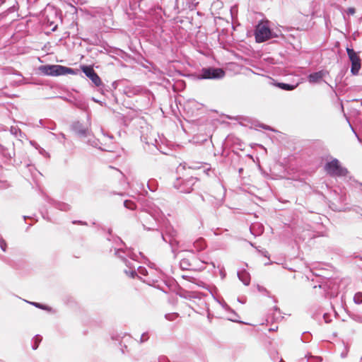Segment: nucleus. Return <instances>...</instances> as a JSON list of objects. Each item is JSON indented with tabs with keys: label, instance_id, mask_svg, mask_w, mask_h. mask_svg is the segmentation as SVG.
<instances>
[{
	"label": "nucleus",
	"instance_id": "1",
	"mask_svg": "<svg viewBox=\"0 0 362 362\" xmlns=\"http://www.w3.org/2000/svg\"><path fill=\"white\" fill-rule=\"evenodd\" d=\"M144 213L140 216L143 226L147 230L156 229L157 219L161 211L151 202L146 200L143 205Z\"/></svg>",
	"mask_w": 362,
	"mask_h": 362
},
{
	"label": "nucleus",
	"instance_id": "2",
	"mask_svg": "<svg viewBox=\"0 0 362 362\" xmlns=\"http://www.w3.org/2000/svg\"><path fill=\"white\" fill-rule=\"evenodd\" d=\"M121 253L125 254V255L127 257H129L132 260H136L137 256L136 254L132 252L130 250H128L127 251H123L122 250L119 249V250H117L115 251V255L118 257L121 258L123 260V262H124V264H126V266L127 267H129V271L128 270L124 271V272L127 275L130 276L132 278H134L135 276H138V274L143 275V276H146L148 274L147 269L144 267H139L137 269V272H136L135 270V266L133 265L129 261H128L124 256H122L121 255Z\"/></svg>",
	"mask_w": 362,
	"mask_h": 362
},
{
	"label": "nucleus",
	"instance_id": "3",
	"mask_svg": "<svg viewBox=\"0 0 362 362\" xmlns=\"http://www.w3.org/2000/svg\"><path fill=\"white\" fill-rule=\"evenodd\" d=\"M41 74L46 76H58L66 74H76L77 71L62 65H42L39 67Z\"/></svg>",
	"mask_w": 362,
	"mask_h": 362
},
{
	"label": "nucleus",
	"instance_id": "4",
	"mask_svg": "<svg viewBox=\"0 0 362 362\" xmlns=\"http://www.w3.org/2000/svg\"><path fill=\"white\" fill-rule=\"evenodd\" d=\"M325 170L331 177H344L348 173V170L341 166L339 160L333 158L331 161L325 165Z\"/></svg>",
	"mask_w": 362,
	"mask_h": 362
},
{
	"label": "nucleus",
	"instance_id": "5",
	"mask_svg": "<svg viewBox=\"0 0 362 362\" xmlns=\"http://www.w3.org/2000/svg\"><path fill=\"white\" fill-rule=\"evenodd\" d=\"M225 76V71L221 68L206 67L203 68L199 75V79H221Z\"/></svg>",
	"mask_w": 362,
	"mask_h": 362
},
{
	"label": "nucleus",
	"instance_id": "6",
	"mask_svg": "<svg viewBox=\"0 0 362 362\" xmlns=\"http://www.w3.org/2000/svg\"><path fill=\"white\" fill-rule=\"evenodd\" d=\"M177 232L171 226H166L165 228V234L161 233V237L163 241L168 243L171 247L172 252L174 253V257H176L175 246L178 245V241L176 240Z\"/></svg>",
	"mask_w": 362,
	"mask_h": 362
},
{
	"label": "nucleus",
	"instance_id": "7",
	"mask_svg": "<svg viewBox=\"0 0 362 362\" xmlns=\"http://www.w3.org/2000/svg\"><path fill=\"white\" fill-rule=\"evenodd\" d=\"M255 36L256 42H265L271 39V29L266 24H258L255 29Z\"/></svg>",
	"mask_w": 362,
	"mask_h": 362
},
{
	"label": "nucleus",
	"instance_id": "8",
	"mask_svg": "<svg viewBox=\"0 0 362 362\" xmlns=\"http://www.w3.org/2000/svg\"><path fill=\"white\" fill-rule=\"evenodd\" d=\"M346 52L351 62V72L353 75H357L361 69V59L353 49L347 47Z\"/></svg>",
	"mask_w": 362,
	"mask_h": 362
},
{
	"label": "nucleus",
	"instance_id": "9",
	"mask_svg": "<svg viewBox=\"0 0 362 362\" xmlns=\"http://www.w3.org/2000/svg\"><path fill=\"white\" fill-rule=\"evenodd\" d=\"M197 181V179L194 177H191L187 180L183 181L181 184L175 183L174 186L178 189L180 192L182 193H190L193 190V186Z\"/></svg>",
	"mask_w": 362,
	"mask_h": 362
},
{
	"label": "nucleus",
	"instance_id": "10",
	"mask_svg": "<svg viewBox=\"0 0 362 362\" xmlns=\"http://www.w3.org/2000/svg\"><path fill=\"white\" fill-rule=\"evenodd\" d=\"M82 71L95 86L98 87L102 85V81L100 78L95 71L93 67L90 66H83Z\"/></svg>",
	"mask_w": 362,
	"mask_h": 362
},
{
	"label": "nucleus",
	"instance_id": "11",
	"mask_svg": "<svg viewBox=\"0 0 362 362\" xmlns=\"http://www.w3.org/2000/svg\"><path fill=\"white\" fill-rule=\"evenodd\" d=\"M71 129L74 132L81 138L86 137L90 134L89 130L79 122H74L71 125Z\"/></svg>",
	"mask_w": 362,
	"mask_h": 362
},
{
	"label": "nucleus",
	"instance_id": "12",
	"mask_svg": "<svg viewBox=\"0 0 362 362\" xmlns=\"http://www.w3.org/2000/svg\"><path fill=\"white\" fill-rule=\"evenodd\" d=\"M0 152L6 160H10L15 155L13 145L11 144L9 146H5L0 144Z\"/></svg>",
	"mask_w": 362,
	"mask_h": 362
},
{
	"label": "nucleus",
	"instance_id": "13",
	"mask_svg": "<svg viewBox=\"0 0 362 362\" xmlns=\"http://www.w3.org/2000/svg\"><path fill=\"white\" fill-rule=\"evenodd\" d=\"M327 72L324 70L312 73L308 76V81L312 83H318L327 75Z\"/></svg>",
	"mask_w": 362,
	"mask_h": 362
},
{
	"label": "nucleus",
	"instance_id": "14",
	"mask_svg": "<svg viewBox=\"0 0 362 362\" xmlns=\"http://www.w3.org/2000/svg\"><path fill=\"white\" fill-rule=\"evenodd\" d=\"M50 204L60 211H68L71 209V206L66 203L51 200Z\"/></svg>",
	"mask_w": 362,
	"mask_h": 362
},
{
	"label": "nucleus",
	"instance_id": "15",
	"mask_svg": "<svg viewBox=\"0 0 362 362\" xmlns=\"http://www.w3.org/2000/svg\"><path fill=\"white\" fill-rule=\"evenodd\" d=\"M238 279L245 285L248 286L250 282V274L245 271L243 270L241 272H238Z\"/></svg>",
	"mask_w": 362,
	"mask_h": 362
},
{
	"label": "nucleus",
	"instance_id": "16",
	"mask_svg": "<svg viewBox=\"0 0 362 362\" xmlns=\"http://www.w3.org/2000/svg\"><path fill=\"white\" fill-rule=\"evenodd\" d=\"M193 247L197 251H202L206 247V243L204 238H199L193 243Z\"/></svg>",
	"mask_w": 362,
	"mask_h": 362
},
{
	"label": "nucleus",
	"instance_id": "17",
	"mask_svg": "<svg viewBox=\"0 0 362 362\" xmlns=\"http://www.w3.org/2000/svg\"><path fill=\"white\" fill-rule=\"evenodd\" d=\"M320 4L318 2L313 1L310 3V9L308 13H304L305 16H315L317 12Z\"/></svg>",
	"mask_w": 362,
	"mask_h": 362
},
{
	"label": "nucleus",
	"instance_id": "18",
	"mask_svg": "<svg viewBox=\"0 0 362 362\" xmlns=\"http://www.w3.org/2000/svg\"><path fill=\"white\" fill-rule=\"evenodd\" d=\"M180 268L183 270L197 269L188 259L183 258L180 262Z\"/></svg>",
	"mask_w": 362,
	"mask_h": 362
},
{
	"label": "nucleus",
	"instance_id": "19",
	"mask_svg": "<svg viewBox=\"0 0 362 362\" xmlns=\"http://www.w3.org/2000/svg\"><path fill=\"white\" fill-rule=\"evenodd\" d=\"M274 85L276 87H278L282 90H293L297 87V85H292V84H288V83H276Z\"/></svg>",
	"mask_w": 362,
	"mask_h": 362
},
{
	"label": "nucleus",
	"instance_id": "20",
	"mask_svg": "<svg viewBox=\"0 0 362 362\" xmlns=\"http://www.w3.org/2000/svg\"><path fill=\"white\" fill-rule=\"evenodd\" d=\"M42 341V337L39 334H37L34 337V338L32 340V348L33 350H35L37 349L40 343Z\"/></svg>",
	"mask_w": 362,
	"mask_h": 362
},
{
	"label": "nucleus",
	"instance_id": "21",
	"mask_svg": "<svg viewBox=\"0 0 362 362\" xmlns=\"http://www.w3.org/2000/svg\"><path fill=\"white\" fill-rule=\"evenodd\" d=\"M199 260H200V262H202V264H211L213 266V267H215V264H214V262H210L209 261V259H208V258H207V257H202V258H200V259H199ZM204 268H205V267H204V265H202V266H200V267H198L197 268V269H199V270H203Z\"/></svg>",
	"mask_w": 362,
	"mask_h": 362
},
{
	"label": "nucleus",
	"instance_id": "22",
	"mask_svg": "<svg viewBox=\"0 0 362 362\" xmlns=\"http://www.w3.org/2000/svg\"><path fill=\"white\" fill-rule=\"evenodd\" d=\"M124 206L125 208L130 210H134L136 209L135 203L131 200H125L124 202Z\"/></svg>",
	"mask_w": 362,
	"mask_h": 362
},
{
	"label": "nucleus",
	"instance_id": "23",
	"mask_svg": "<svg viewBox=\"0 0 362 362\" xmlns=\"http://www.w3.org/2000/svg\"><path fill=\"white\" fill-rule=\"evenodd\" d=\"M27 302L28 303V301H27ZM29 303H30L31 305H34L36 308H40L42 310H50V308L49 307H47V305H42L41 303H36V302H29Z\"/></svg>",
	"mask_w": 362,
	"mask_h": 362
},
{
	"label": "nucleus",
	"instance_id": "24",
	"mask_svg": "<svg viewBox=\"0 0 362 362\" xmlns=\"http://www.w3.org/2000/svg\"><path fill=\"white\" fill-rule=\"evenodd\" d=\"M354 301L356 304H361L362 303V293H357L355 294L354 297Z\"/></svg>",
	"mask_w": 362,
	"mask_h": 362
},
{
	"label": "nucleus",
	"instance_id": "25",
	"mask_svg": "<svg viewBox=\"0 0 362 362\" xmlns=\"http://www.w3.org/2000/svg\"><path fill=\"white\" fill-rule=\"evenodd\" d=\"M10 132L12 134H13L14 136H18V134L21 136V131L19 128L18 127H11V129H10Z\"/></svg>",
	"mask_w": 362,
	"mask_h": 362
},
{
	"label": "nucleus",
	"instance_id": "26",
	"mask_svg": "<svg viewBox=\"0 0 362 362\" xmlns=\"http://www.w3.org/2000/svg\"><path fill=\"white\" fill-rule=\"evenodd\" d=\"M228 312H230L232 315L230 317H228V320L233 322H238L237 319L238 315L236 314V313L232 309H230Z\"/></svg>",
	"mask_w": 362,
	"mask_h": 362
},
{
	"label": "nucleus",
	"instance_id": "27",
	"mask_svg": "<svg viewBox=\"0 0 362 362\" xmlns=\"http://www.w3.org/2000/svg\"><path fill=\"white\" fill-rule=\"evenodd\" d=\"M148 338L149 337L148 332L143 333L140 337V343H144L148 339Z\"/></svg>",
	"mask_w": 362,
	"mask_h": 362
},
{
	"label": "nucleus",
	"instance_id": "28",
	"mask_svg": "<svg viewBox=\"0 0 362 362\" xmlns=\"http://www.w3.org/2000/svg\"><path fill=\"white\" fill-rule=\"evenodd\" d=\"M177 317V314H176V313H171V314L165 315V318L170 321H173V320H175V318Z\"/></svg>",
	"mask_w": 362,
	"mask_h": 362
},
{
	"label": "nucleus",
	"instance_id": "29",
	"mask_svg": "<svg viewBox=\"0 0 362 362\" xmlns=\"http://www.w3.org/2000/svg\"><path fill=\"white\" fill-rule=\"evenodd\" d=\"M39 151L40 154H41L44 157H46V158H49V153L47 152L43 148L39 147V151Z\"/></svg>",
	"mask_w": 362,
	"mask_h": 362
},
{
	"label": "nucleus",
	"instance_id": "30",
	"mask_svg": "<svg viewBox=\"0 0 362 362\" xmlns=\"http://www.w3.org/2000/svg\"><path fill=\"white\" fill-rule=\"evenodd\" d=\"M0 247H1V249L4 252H5V251L6 250V241H5L3 238H0Z\"/></svg>",
	"mask_w": 362,
	"mask_h": 362
},
{
	"label": "nucleus",
	"instance_id": "31",
	"mask_svg": "<svg viewBox=\"0 0 362 362\" xmlns=\"http://www.w3.org/2000/svg\"><path fill=\"white\" fill-rule=\"evenodd\" d=\"M351 317L354 320L362 323V317L361 316H359L357 315H354Z\"/></svg>",
	"mask_w": 362,
	"mask_h": 362
},
{
	"label": "nucleus",
	"instance_id": "32",
	"mask_svg": "<svg viewBox=\"0 0 362 362\" xmlns=\"http://www.w3.org/2000/svg\"><path fill=\"white\" fill-rule=\"evenodd\" d=\"M346 12L348 15H354L356 13V10L354 8L350 7L346 11Z\"/></svg>",
	"mask_w": 362,
	"mask_h": 362
},
{
	"label": "nucleus",
	"instance_id": "33",
	"mask_svg": "<svg viewBox=\"0 0 362 362\" xmlns=\"http://www.w3.org/2000/svg\"><path fill=\"white\" fill-rule=\"evenodd\" d=\"M221 306L223 307V308L225 309V310L226 311H229L231 308L224 302L223 303H221Z\"/></svg>",
	"mask_w": 362,
	"mask_h": 362
},
{
	"label": "nucleus",
	"instance_id": "34",
	"mask_svg": "<svg viewBox=\"0 0 362 362\" xmlns=\"http://www.w3.org/2000/svg\"><path fill=\"white\" fill-rule=\"evenodd\" d=\"M259 127H262V129H267V130H272V131H273V129L269 126H267V125L264 124H260Z\"/></svg>",
	"mask_w": 362,
	"mask_h": 362
},
{
	"label": "nucleus",
	"instance_id": "35",
	"mask_svg": "<svg viewBox=\"0 0 362 362\" xmlns=\"http://www.w3.org/2000/svg\"><path fill=\"white\" fill-rule=\"evenodd\" d=\"M31 145L39 151V147H41L39 144H37L35 141H30Z\"/></svg>",
	"mask_w": 362,
	"mask_h": 362
},
{
	"label": "nucleus",
	"instance_id": "36",
	"mask_svg": "<svg viewBox=\"0 0 362 362\" xmlns=\"http://www.w3.org/2000/svg\"><path fill=\"white\" fill-rule=\"evenodd\" d=\"M73 224L87 225L86 222L82 221H73Z\"/></svg>",
	"mask_w": 362,
	"mask_h": 362
},
{
	"label": "nucleus",
	"instance_id": "37",
	"mask_svg": "<svg viewBox=\"0 0 362 362\" xmlns=\"http://www.w3.org/2000/svg\"><path fill=\"white\" fill-rule=\"evenodd\" d=\"M279 36V33L273 32L271 30V38L278 37Z\"/></svg>",
	"mask_w": 362,
	"mask_h": 362
},
{
	"label": "nucleus",
	"instance_id": "38",
	"mask_svg": "<svg viewBox=\"0 0 362 362\" xmlns=\"http://www.w3.org/2000/svg\"><path fill=\"white\" fill-rule=\"evenodd\" d=\"M200 168H201V165L199 163L194 165L189 166V168H192V169H199Z\"/></svg>",
	"mask_w": 362,
	"mask_h": 362
},
{
	"label": "nucleus",
	"instance_id": "39",
	"mask_svg": "<svg viewBox=\"0 0 362 362\" xmlns=\"http://www.w3.org/2000/svg\"><path fill=\"white\" fill-rule=\"evenodd\" d=\"M257 288H258V290H259V291H263V290H265V288H262V287H261L260 286H259V285L257 286Z\"/></svg>",
	"mask_w": 362,
	"mask_h": 362
},
{
	"label": "nucleus",
	"instance_id": "40",
	"mask_svg": "<svg viewBox=\"0 0 362 362\" xmlns=\"http://www.w3.org/2000/svg\"><path fill=\"white\" fill-rule=\"evenodd\" d=\"M327 314H324L323 317H324V319H325V321L326 322H328V320H327Z\"/></svg>",
	"mask_w": 362,
	"mask_h": 362
},
{
	"label": "nucleus",
	"instance_id": "41",
	"mask_svg": "<svg viewBox=\"0 0 362 362\" xmlns=\"http://www.w3.org/2000/svg\"><path fill=\"white\" fill-rule=\"evenodd\" d=\"M262 255H264V256H265V257H267L268 252L265 250V251L262 252Z\"/></svg>",
	"mask_w": 362,
	"mask_h": 362
},
{
	"label": "nucleus",
	"instance_id": "42",
	"mask_svg": "<svg viewBox=\"0 0 362 362\" xmlns=\"http://www.w3.org/2000/svg\"><path fill=\"white\" fill-rule=\"evenodd\" d=\"M91 145L92 146H95L96 145V142L95 141H93L92 143H91Z\"/></svg>",
	"mask_w": 362,
	"mask_h": 362
},
{
	"label": "nucleus",
	"instance_id": "43",
	"mask_svg": "<svg viewBox=\"0 0 362 362\" xmlns=\"http://www.w3.org/2000/svg\"><path fill=\"white\" fill-rule=\"evenodd\" d=\"M62 138L65 139V135L64 134H61Z\"/></svg>",
	"mask_w": 362,
	"mask_h": 362
},
{
	"label": "nucleus",
	"instance_id": "44",
	"mask_svg": "<svg viewBox=\"0 0 362 362\" xmlns=\"http://www.w3.org/2000/svg\"><path fill=\"white\" fill-rule=\"evenodd\" d=\"M186 251H188V252H193V250H185Z\"/></svg>",
	"mask_w": 362,
	"mask_h": 362
},
{
	"label": "nucleus",
	"instance_id": "45",
	"mask_svg": "<svg viewBox=\"0 0 362 362\" xmlns=\"http://www.w3.org/2000/svg\"><path fill=\"white\" fill-rule=\"evenodd\" d=\"M93 100L95 102H96V103H99V101H98V100H95V98H93Z\"/></svg>",
	"mask_w": 362,
	"mask_h": 362
},
{
	"label": "nucleus",
	"instance_id": "46",
	"mask_svg": "<svg viewBox=\"0 0 362 362\" xmlns=\"http://www.w3.org/2000/svg\"><path fill=\"white\" fill-rule=\"evenodd\" d=\"M39 123H40V124H42V119H40V120L39 121Z\"/></svg>",
	"mask_w": 362,
	"mask_h": 362
},
{
	"label": "nucleus",
	"instance_id": "47",
	"mask_svg": "<svg viewBox=\"0 0 362 362\" xmlns=\"http://www.w3.org/2000/svg\"><path fill=\"white\" fill-rule=\"evenodd\" d=\"M243 171V168L239 169V173H240Z\"/></svg>",
	"mask_w": 362,
	"mask_h": 362
},
{
	"label": "nucleus",
	"instance_id": "48",
	"mask_svg": "<svg viewBox=\"0 0 362 362\" xmlns=\"http://www.w3.org/2000/svg\"><path fill=\"white\" fill-rule=\"evenodd\" d=\"M279 362H284L282 359Z\"/></svg>",
	"mask_w": 362,
	"mask_h": 362
},
{
	"label": "nucleus",
	"instance_id": "49",
	"mask_svg": "<svg viewBox=\"0 0 362 362\" xmlns=\"http://www.w3.org/2000/svg\"><path fill=\"white\" fill-rule=\"evenodd\" d=\"M360 362H362V357H361V361H360Z\"/></svg>",
	"mask_w": 362,
	"mask_h": 362
}]
</instances>
